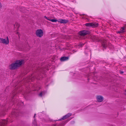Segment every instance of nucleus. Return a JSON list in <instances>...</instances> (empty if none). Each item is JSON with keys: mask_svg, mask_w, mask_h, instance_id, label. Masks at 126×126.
I'll list each match as a JSON object with an SVG mask.
<instances>
[{"mask_svg": "<svg viewBox=\"0 0 126 126\" xmlns=\"http://www.w3.org/2000/svg\"><path fill=\"white\" fill-rule=\"evenodd\" d=\"M23 61L21 60L17 61L15 63H13L9 65V68L11 69H14L16 68L22 64Z\"/></svg>", "mask_w": 126, "mask_h": 126, "instance_id": "1", "label": "nucleus"}, {"mask_svg": "<svg viewBox=\"0 0 126 126\" xmlns=\"http://www.w3.org/2000/svg\"><path fill=\"white\" fill-rule=\"evenodd\" d=\"M0 43L7 45L9 43V40L8 37L7 36L6 39L0 38Z\"/></svg>", "mask_w": 126, "mask_h": 126, "instance_id": "2", "label": "nucleus"}, {"mask_svg": "<svg viewBox=\"0 0 126 126\" xmlns=\"http://www.w3.org/2000/svg\"><path fill=\"white\" fill-rule=\"evenodd\" d=\"M35 33L36 35L40 37H41L43 35V32L41 29H38L36 31Z\"/></svg>", "mask_w": 126, "mask_h": 126, "instance_id": "3", "label": "nucleus"}, {"mask_svg": "<svg viewBox=\"0 0 126 126\" xmlns=\"http://www.w3.org/2000/svg\"><path fill=\"white\" fill-rule=\"evenodd\" d=\"M8 120H2L0 121V126H5L7 123Z\"/></svg>", "mask_w": 126, "mask_h": 126, "instance_id": "4", "label": "nucleus"}, {"mask_svg": "<svg viewBox=\"0 0 126 126\" xmlns=\"http://www.w3.org/2000/svg\"><path fill=\"white\" fill-rule=\"evenodd\" d=\"M79 33L81 36H84L89 33V32L86 30H84L80 32Z\"/></svg>", "mask_w": 126, "mask_h": 126, "instance_id": "5", "label": "nucleus"}, {"mask_svg": "<svg viewBox=\"0 0 126 126\" xmlns=\"http://www.w3.org/2000/svg\"><path fill=\"white\" fill-rule=\"evenodd\" d=\"M72 115V113H69L67 114L66 115L63 116L62 118L60 119V120H64L65 119L69 117H70Z\"/></svg>", "mask_w": 126, "mask_h": 126, "instance_id": "6", "label": "nucleus"}, {"mask_svg": "<svg viewBox=\"0 0 126 126\" xmlns=\"http://www.w3.org/2000/svg\"><path fill=\"white\" fill-rule=\"evenodd\" d=\"M20 25L19 24L17 23H16L14 25V30L15 31H18L19 29Z\"/></svg>", "mask_w": 126, "mask_h": 126, "instance_id": "7", "label": "nucleus"}, {"mask_svg": "<svg viewBox=\"0 0 126 126\" xmlns=\"http://www.w3.org/2000/svg\"><path fill=\"white\" fill-rule=\"evenodd\" d=\"M97 101L99 102H101L102 101L103 99V97L100 95H99L97 96Z\"/></svg>", "mask_w": 126, "mask_h": 126, "instance_id": "8", "label": "nucleus"}, {"mask_svg": "<svg viewBox=\"0 0 126 126\" xmlns=\"http://www.w3.org/2000/svg\"><path fill=\"white\" fill-rule=\"evenodd\" d=\"M58 21L61 23H66L68 22V21L67 20L62 19H59Z\"/></svg>", "mask_w": 126, "mask_h": 126, "instance_id": "9", "label": "nucleus"}, {"mask_svg": "<svg viewBox=\"0 0 126 126\" xmlns=\"http://www.w3.org/2000/svg\"><path fill=\"white\" fill-rule=\"evenodd\" d=\"M126 30L124 27H122L121 28L120 30L117 32L118 33H122L125 32Z\"/></svg>", "mask_w": 126, "mask_h": 126, "instance_id": "10", "label": "nucleus"}, {"mask_svg": "<svg viewBox=\"0 0 126 126\" xmlns=\"http://www.w3.org/2000/svg\"><path fill=\"white\" fill-rule=\"evenodd\" d=\"M68 59V57H62L61 59V61H65L67 60Z\"/></svg>", "mask_w": 126, "mask_h": 126, "instance_id": "11", "label": "nucleus"}, {"mask_svg": "<svg viewBox=\"0 0 126 126\" xmlns=\"http://www.w3.org/2000/svg\"><path fill=\"white\" fill-rule=\"evenodd\" d=\"M98 25V24L97 23H92L91 27H94L97 26Z\"/></svg>", "mask_w": 126, "mask_h": 126, "instance_id": "12", "label": "nucleus"}, {"mask_svg": "<svg viewBox=\"0 0 126 126\" xmlns=\"http://www.w3.org/2000/svg\"><path fill=\"white\" fill-rule=\"evenodd\" d=\"M93 39L94 41H96L97 42H98L99 40L98 39V37L96 36H94Z\"/></svg>", "mask_w": 126, "mask_h": 126, "instance_id": "13", "label": "nucleus"}, {"mask_svg": "<svg viewBox=\"0 0 126 126\" xmlns=\"http://www.w3.org/2000/svg\"><path fill=\"white\" fill-rule=\"evenodd\" d=\"M5 112L4 111H1L0 110V116H3L4 115Z\"/></svg>", "mask_w": 126, "mask_h": 126, "instance_id": "14", "label": "nucleus"}, {"mask_svg": "<svg viewBox=\"0 0 126 126\" xmlns=\"http://www.w3.org/2000/svg\"><path fill=\"white\" fill-rule=\"evenodd\" d=\"M92 23H87L85 24V25L87 26H92Z\"/></svg>", "mask_w": 126, "mask_h": 126, "instance_id": "15", "label": "nucleus"}, {"mask_svg": "<svg viewBox=\"0 0 126 126\" xmlns=\"http://www.w3.org/2000/svg\"><path fill=\"white\" fill-rule=\"evenodd\" d=\"M102 46L104 48H105L107 46V44L105 42L103 44Z\"/></svg>", "mask_w": 126, "mask_h": 126, "instance_id": "16", "label": "nucleus"}, {"mask_svg": "<svg viewBox=\"0 0 126 126\" xmlns=\"http://www.w3.org/2000/svg\"><path fill=\"white\" fill-rule=\"evenodd\" d=\"M49 21H50L52 22H56L57 20L54 19H50Z\"/></svg>", "mask_w": 126, "mask_h": 126, "instance_id": "17", "label": "nucleus"}, {"mask_svg": "<svg viewBox=\"0 0 126 126\" xmlns=\"http://www.w3.org/2000/svg\"><path fill=\"white\" fill-rule=\"evenodd\" d=\"M44 94V92H41L39 94V96L41 97Z\"/></svg>", "mask_w": 126, "mask_h": 126, "instance_id": "18", "label": "nucleus"}, {"mask_svg": "<svg viewBox=\"0 0 126 126\" xmlns=\"http://www.w3.org/2000/svg\"><path fill=\"white\" fill-rule=\"evenodd\" d=\"M84 44L80 43L79 45V46L80 47H82V46H83L84 45Z\"/></svg>", "mask_w": 126, "mask_h": 126, "instance_id": "19", "label": "nucleus"}, {"mask_svg": "<svg viewBox=\"0 0 126 126\" xmlns=\"http://www.w3.org/2000/svg\"><path fill=\"white\" fill-rule=\"evenodd\" d=\"M44 17L46 19H47V20H49V19H48V18H47L46 16H44Z\"/></svg>", "mask_w": 126, "mask_h": 126, "instance_id": "20", "label": "nucleus"}, {"mask_svg": "<svg viewBox=\"0 0 126 126\" xmlns=\"http://www.w3.org/2000/svg\"><path fill=\"white\" fill-rule=\"evenodd\" d=\"M33 124H34V125H36V122H35V120H34V122H33Z\"/></svg>", "mask_w": 126, "mask_h": 126, "instance_id": "21", "label": "nucleus"}, {"mask_svg": "<svg viewBox=\"0 0 126 126\" xmlns=\"http://www.w3.org/2000/svg\"><path fill=\"white\" fill-rule=\"evenodd\" d=\"M16 33L18 35V36L19 37H20V34H19L18 32H17Z\"/></svg>", "mask_w": 126, "mask_h": 126, "instance_id": "22", "label": "nucleus"}, {"mask_svg": "<svg viewBox=\"0 0 126 126\" xmlns=\"http://www.w3.org/2000/svg\"><path fill=\"white\" fill-rule=\"evenodd\" d=\"M124 94L126 95V90H125V91L124 92Z\"/></svg>", "mask_w": 126, "mask_h": 126, "instance_id": "23", "label": "nucleus"}, {"mask_svg": "<svg viewBox=\"0 0 126 126\" xmlns=\"http://www.w3.org/2000/svg\"><path fill=\"white\" fill-rule=\"evenodd\" d=\"M2 7V5H1L0 3V8L1 7Z\"/></svg>", "mask_w": 126, "mask_h": 126, "instance_id": "24", "label": "nucleus"}, {"mask_svg": "<svg viewBox=\"0 0 126 126\" xmlns=\"http://www.w3.org/2000/svg\"><path fill=\"white\" fill-rule=\"evenodd\" d=\"M123 72H123V71H121V72H120V73H121V74H122L123 73Z\"/></svg>", "mask_w": 126, "mask_h": 126, "instance_id": "25", "label": "nucleus"}, {"mask_svg": "<svg viewBox=\"0 0 126 126\" xmlns=\"http://www.w3.org/2000/svg\"><path fill=\"white\" fill-rule=\"evenodd\" d=\"M35 115H36V114H34V118L35 117Z\"/></svg>", "mask_w": 126, "mask_h": 126, "instance_id": "26", "label": "nucleus"}, {"mask_svg": "<svg viewBox=\"0 0 126 126\" xmlns=\"http://www.w3.org/2000/svg\"><path fill=\"white\" fill-rule=\"evenodd\" d=\"M12 115H13L14 114L13 113H12Z\"/></svg>", "mask_w": 126, "mask_h": 126, "instance_id": "27", "label": "nucleus"}, {"mask_svg": "<svg viewBox=\"0 0 126 126\" xmlns=\"http://www.w3.org/2000/svg\"><path fill=\"white\" fill-rule=\"evenodd\" d=\"M24 8L23 9H24V8Z\"/></svg>", "mask_w": 126, "mask_h": 126, "instance_id": "28", "label": "nucleus"}]
</instances>
